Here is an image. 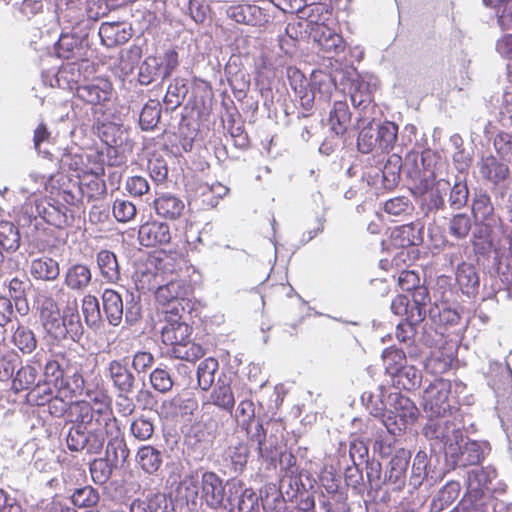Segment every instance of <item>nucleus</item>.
Masks as SVG:
<instances>
[{
  "label": "nucleus",
  "mask_w": 512,
  "mask_h": 512,
  "mask_svg": "<svg viewBox=\"0 0 512 512\" xmlns=\"http://www.w3.org/2000/svg\"><path fill=\"white\" fill-rule=\"evenodd\" d=\"M135 276L138 289L155 290L156 301L168 307L166 313L180 317V312L190 313L193 309L190 298L193 288L188 280L173 279L164 285H158L157 274L148 268L138 269Z\"/></svg>",
  "instance_id": "obj_1"
},
{
  "label": "nucleus",
  "mask_w": 512,
  "mask_h": 512,
  "mask_svg": "<svg viewBox=\"0 0 512 512\" xmlns=\"http://www.w3.org/2000/svg\"><path fill=\"white\" fill-rule=\"evenodd\" d=\"M412 454L410 450L400 448L391 455L383 467L372 458L367 462V482L372 490L379 491L383 486L394 492H401L405 487L409 490V467Z\"/></svg>",
  "instance_id": "obj_2"
},
{
  "label": "nucleus",
  "mask_w": 512,
  "mask_h": 512,
  "mask_svg": "<svg viewBox=\"0 0 512 512\" xmlns=\"http://www.w3.org/2000/svg\"><path fill=\"white\" fill-rule=\"evenodd\" d=\"M288 79L292 90L298 98L302 110L311 112L314 109L315 101H328L336 89V82L333 76L323 70H313L308 81L304 74L294 68L288 69Z\"/></svg>",
  "instance_id": "obj_3"
},
{
  "label": "nucleus",
  "mask_w": 512,
  "mask_h": 512,
  "mask_svg": "<svg viewBox=\"0 0 512 512\" xmlns=\"http://www.w3.org/2000/svg\"><path fill=\"white\" fill-rule=\"evenodd\" d=\"M43 375L45 385L52 386L58 394H80L84 389L81 366L65 353H57L54 359L47 360Z\"/></svg>",
  "instance_id": "obj_4"
},
{
  "label": "nucleus",
  "mask_w": 512,
  "mask_h": 512,
  "mask_svg": "<svg viewBox=\"0 0 512 512\" xmlns=\"http://www.w3.org/2000/svg\"><path fill=\"white\" fill-rule=\"evenodd\" d=\"M104 321L117 327L121 324L123 316L129 326L138 323L142 318L140 295L126 291L123 297L118 291L110 288L103 290L101 295Z\"/></svg>",
  "instance_id": "obj_5"
},
{
  "label": "nucleus",
  "mask_w": 512,
  "mask_h": 512,
  "mask_svg": "<svg viewBox=\"0 0 512 512\" xmlns=\"http://www.w3.org/2000/svg\"><path fill=\"white\" fill-rule=\"evenodd\" d=\"M70 427L110 432L119 430L118 420L111 407H95L87 401L74 402L68 413Z\"/></svg>",
  "instance_id": "obj_6"
},
{
  "label": "nucleus",
  "mask_w": 512,
  "mask_h": 512,
  "mask_svg": "<svg viewBox=\"0 0 512 512\" xmlns=\"http://www.w3.org/2000/svg\"><path fill=\"white\" fill-rule=\"evenodd\" d=\"M453 440L454 443H449L448 450L444 455L445 465L450 470L458 467L477 466L491 450L489 442L472 440L465 436L463 431Z\"/></svg>",
  "instance_id": "obj_7"
},
{
  "label": "nucleus",
  "mask_w": 512,
  "mask_h": 512,
  "mask_svg": "<svg viewBox=\"0 0 512 512\" xmlns=\"http://www.w3.org/2000/svg\"><path fill=\"white\" fill-rule=\"evenodd\" d=\"M387 403L384 427L390 435L401 436L408 426L415 423L419 410L412 400L399 392H390Z\"/></svg>",
  "instance_id": "obj_8"
},
{
  "label": "nucleus",
  "mask_w": 512,
  "mask_h": 512,
  "mask_svg": "<svg viewBox=\"0 0 512 512\" xmlns=\"http://www.w3.org/2000/svg\"><path fill=\"white\" fill-rule=\"evenodd\" d=\"M84 331L79 305L75 298L67 302L54 321L45 330L46 334L58 343L65 341L79 343L83 338Z\"/></svg>",
  "instance_id": "obj_9"
},
{
  "label": "nucleus",
  "mask_w": 512,
  "mask_h": 512,
  "mask_svg": "<svg viewBox=\"0 0 512 512\" xmlns=\"http://www.w3.org/2000/svg\"><path fill=\"white\" fill-rule=\"evenodd\" d=\"M266 496L265 488L260 490L258 495L252 488H247L245 485L236 479H232L228 483V500H226L225 512H260V503L263 504V498ZM282 498L275 501L271 509H276L282 504ZM264 510L270 509V507Z\"/></svg>",
  "instance_id": "obj_10"
},
{
  "label": "nucleus",
  "mask_w": 512,
  "mask_h": 512,
  "mask_svg": "<svg viewBox=\"0 0 512 512\" xmlns=\"http://www.w3.org/2000/svg\"><path fill=\"white\" fill-rule=\"evenodd\" d=\"M97 132L101 141L107 146V154L112 160L111 165H120L126 154L132 152L134 143L124 125L104 122L97 126Z\"/></svg>",
  "instance_id": "obj_11"
},
{
  "label": "nucleus",
  "mask_w": 512,
  "mask_h": 512,
  "mask_svg": "<svg viewBox=\"0 0 512 512\" xmlns=\"http://www.w3.org/2000/svg\"><path fill=\"white\" fill-rule=\"evenodd\" d=\"M471 213L475 222L481 226L479 238L491 237L503 225L496 213L492 198L484 189H476L471 198Z\"/></svg>",
  "instance_id": "obj_12"
},
{
  "label": "nucleus",
  "mask_w": 512,
  "mask_h": 512,
  "mask_svg": "<svg viewBox=\"0 0 512 512\" xmlns=\"http://www.w3.org/2000/svg\"><path fill=\"white\" fill-rule=\"evenodd\" d=\"M296 457L288 451H282L281 456L278 458V464L283 471L279 488L274 484L265 486L266 496L263 498V505L265 508L272 507L275 501L283 499V491L286 487L302 485V480L305 479L306 471H300L297 466Z\"/></svg>",
  "instance_id": "obj_13"
},
{
  "label": "nucleus",
  "mask_w": 512,
  "mask_h": 512,
  "mask_svg": "<svg viewBox=\"0 0 512 512\" xmlns=\"http://www.w3.org/2000/svg\"><path fill=\"white\" fill-rule=\"evenodd\" d=\"M428 420L422 428L423 436L429 441L430 448L435 452L445 455L449 443H454V438L462 432V428L445 416H428Z\"/></svg>",
  "instance_id": "obj_14"
},
{
  "label": "nucleus",
  "mask_w": 512,
  "mask_h": 512,
  "mask_svg": "<svg viewBox=\"0 0 512 512\" xmlns=\"http://www.w3.org/2000/svg\"><path fill=\"white\" fill-rule=\"evenodd\" d=\"M449 180L441 178L427 189H420V185L412 186V192L420 197V209L426 218L436 220L437 215H444L448 211L447 192ZM445 218V216H443Z\"/></svg>",
  "instance_id": "obj_15"
},
{
  "label": "nucleus",
  "mask_w": 512,
  "mask_h": 512,
  "mask_svg": "<svg viewBox=\"0 0 512 512\" xmlns=\"http://www.w3.org/2000/svg\"><path fill=\"white\" fill-rule=\"evenodd\" d=\"M439 156L436 152L426 149L422 151L420 159L415 157L412 161L408 158L404 164V174L412 186L420 185V189L431 187L436 180V165Z\"/></svg>",
  "instance_id": "obj_16"
},
{
  "label": "nucleus",
  "mask_w": 512,
  "mask_h": 512,
  "mask_svg": "<svg viewBox=\"0 0 512 512\" xmlns=\"http://www.w3.org/2000/svg\"><path fill=\"white\" fill-rule=\"evenodd\" d=\"M467 491L493 499L503 494L506 485L498 479L497 470L491 466L475 467L467 472Z\"/></svg>",
  "instance_id": "obj_17"
},
{
  "label": "nucleus",
  "mask_w": 512,
  "mask_h": 512,
  "mask_svg": "<svg viewBox=\"0 0 512 512\" xmlns=\"http://www.w3.org/2000/svg\"><path fill=\"white\" fill-rule=\"evenodd\" d=\"M20 190L23 194H33L35 212L37 215H40L42 223L45 222L58 229H63L73 222V215L70 209L59 200L54 198H39L35 195V189L29 187H22Z\"/></svg>",
  "instance_id": "obj_18"
},
{
  "label": "nucleus",
  "mask_w": 512,
  "mask_h": 512,
  "mask_svg": "<svg viewBox=\"0 0 512 512\" xmlns=\"http://www.w3.org/2000/svg\"><path fill=\"white\" fill-rule=\"evenodd\" d=\"M450 380L436 378L424 390L423 405L428 416H445L448 412L452 414L454 404L451 400Z\"/></svg>",
  "instance_id": "obj_19"
},
{
  "label": "nucleus",
  "mask_w": 512,
  "mask_h": 512,
  "mask_svg": "<svg viewBox=\"0 0 512 512\" xmlns=\"http://www.w3.org/2000/svg\"><path fill=\"white\" fill-rule=\"evenodd\" d=\"M110 432L69 427L66 444L71 452L100 454Z\"/></svg>",
  "instance_id": "obj_20"
},
{
  "label": "nucleus",
  "mask_w": 512,
  "mask_h": 512,
  "mask_svg": "<svg viewBox=\"0 0 512 512\" xmlns=\"http://www.w3.org/2000/svg\"><path fill=\"white\" fill-rule=\"evenodd\" d=\"M376 84L366 80L357 73L350 79L349 93L354 108L358 111L357 120L365 121L374 109L373 89Z\"/></svg>",
  "instance_id": "obj_21"
},
{
  "label": "nucleus",
  "mask_w": 512,
  "mask_h": 512,
  "mask_svg": "<svg viewBox=\"0 0 512 512\" xmlns=\"http://www.w3.org/2000/svg\"><path fill=\"white\" fill-rule=\"evenodd\" d=\"M402 172L404 173L402 158L393 153L382 168L371 169L366 173L367 182L373 186L381 184L384 189L391 190L399 184Z\"/></svg>",
  "instance_id": "obj_22"
},
{
  "label": "nucleus",
  "mask_w": 512,
  "mask_h": 512,
  "mask_svg": "<svg viewBox=\"0 0 512 512\" xmlns=\"http://www.w3.org/2000/svg\"><path fill=\"white\" fill-rule=\"evenodd\" d=\"M249 457L248 443L239 441L236 444H231L223 450L220 456L221 471L231 478H236L246 470Z\"/></svg>",
  "instance_id": "obj_23"
},
{
  "label": "nucleus",
  "mask_w": 512,
  "mask_h": 512,
  "mask_svg": "<svg viewBox=\"0 0 512 512\" xmlns=\"http://www.w3.org/2000/svg\"><path fill=\"white\" fill-rule=\"evenodd\" d=\"M229 482L224 485L223 480L216 473L204 472L201 477V498L209 507L225 512Z\"/></svg>",
  "instance_id": "obj_24"
},
{
  "label": "nucleus",
  "mask_w": 512,
  "mask_h": 512,
  "mask_svg": "<svg viewBox=\"0 0 512 512\" xmlns=\"http://www.w3.org/2000/svg\"><path fill=\"white\" fill-rule=\"evenodd\" d=\"M88 36L82 31L62 33L55 44V52L59 58L66 60H83L88 52Z\"/></svg>",
  "instance_id": "obj_25"
},
{
  "label": "nucleus",
  "mask_w": 512,
  "mask_h": 512,
  "mask_svg": "<svg viewBox=\"0 0 512 512\" xmlns=\"http://www.w3.org/2000/svg\"><path fill=\"white\" fill-rule=\"evenodd\" d=\"M113 92L111 81L101 77L78 85L76 88L77 98L92 106H104L111 101Z\"/></svg>",
  "instance_id": "obj_26"
},
{
  "label": "nucleus",
  "mask_w": 512,
  "mask_h": 512,
  "mask_svg": "<svg viewBox=\"0 0 512 512\" xmlns=\"http://www.w3.org/2000/svg\"><path fill=\"white\" fill-rule=\"evenodd\" d=\"M319 485L316 480L313 479L310 474H305V479L302 480V485L286 487L283 491L287 497L297 503L299 510L303 512H315L318 509L316 506V499L318 500Z\"/></svg>",
  "instance_id": "obj_27"
},
{
  "label": "nucleus",
  "mask_w": 512,
  "mask_h": 512,
  "mask_svg": "<svg viewBox=\"0 0 512 512\" xmlns=\"http://www.w3.org/2000/svg\"><path fill=\"white\" fill-rule=\"evenodd\" d=\"M35 200L33 194L22 205L17 215V225L23 239L29 243L38 240V234L44 230L40 215H37L34 208Z\"/></svg>",
  "instance_id": "obj_28"
},
{
  "label": "nucleus",
  "mask_w": 512,
  "mask_h": 512,
  "mask_svg": "<svg viewBox=\"0 0 512 512\" xmlns=\"http://www.w3.org/2000/svg\"><path fill=\"white\" fill-rule=\"evenodd\" d=\"M51 186L57 191V196L71 206L78 205L83 200L81 175L58 173L51 177Z\"/></svg>",
  "instance_id": "obj_29"
},
{
  "label": "nucleus",
  "mask_w": 512,
  "mask_h": 512,
  "mask_svg": "<svg viewBox=\"0 0 512 512\" xmlns=\"http://www.w3.org/2000/svg\"><path fill=\"white\" fill-rule=\"evenodd\" d=\"M226 15L236 23L251 26H262L268 23L270 18L267 9L248 2L227 7Z\"/></svg>",
  "instance_id": "obj_30"
},
{
  "label": "nucleus",
  "mask_w": 512,
  "mask_h": 512,
  "mask_svg": "<svg viewBox=\"0 0 512 512\" xmlns=\"http://www.w3.org/2000/svg\"><path fill=\"white\" fill-rule=\"evenodd\" d=\"M106 370L107 377L118 393H135L137 380L134 373L128 368L127 357L110 361Z\"/></svg>",
  "instance_id": "obj_31"
},
{
  "label": "nucleus",
  "mask_w": 512,
  "mask_h": 512,
  "mask_svg": "<svg viewBox=\"0 0 512 512\" xmlns=\"http://www.w3.org/2000/svg\"><path fill=\"white\" fill-rule=\"evenodd\" d=\"M93 283V272L89 264L70 263L64 274L63 284L76 294H83Z\"/></svg>",
  "instance_id": "obj_32"
},
{
  "label": "nucleus",
  "mask_w": 512,
  "mask_h": 512,
  "mask_svg": "<svg viewBox=\"0 0 512 512\" xmlns=\"http://www.w3.org/2000/svg\"><path fill=\"white\" fill-rule=\"evenodd\" d=\"M332 10L330 5L321 2H315L302 5L297 17L304 20L305 33L314 32L318 26H327L331 20Z\"/></svg>",
  "instance_id": "obj_33"
},
{
  "label": "nucleus",
  "mask_w": 512,
  "mask_h": 512,
  "mask_svg": "<svg viewBox=\"0 0 512 512\" xmlns=\"http://www.w3.org/2000/svg\"><path fill=\"white\" fill-rule=\"evenodd\" d=\"M478 166L481 177L495 186L503 183L510 176L509 163L497 154L483 157Z\"/></svg>",
  "instance_id": "obj_34"
},
{
  "label": "nucleus",
  "mask_w": 512,
  "mask_h": 512,
  "mask_svg": "<svg viewBox=\"0 0 512 512\" xmlns=\"http://www.w3.org/2000/svg\"><path fill=\"white\" fill-rule=\"evenodd\" d=\"M138 240L145 247L168 244L171 241L170 227L165 222H146L139 227Z\"/></svg>",
  "instance_id": "obj_35"
},
{
  "label": "nucleus",
  "mask_w": 512,
  "mask_h": 512,
  "mask_svg": "<svg viewBox=\"0 0 512 512\" xmlns=\"http://www.w3.org/2000/svg\"><path fill=\"white\" fill-rule=\"evenodd\" d=\"M309 37L317 44L318 48L328 55H339L345 49L343 37L335 30L327 26H318L314 32H309Z\"/></svg>",
  "instance_id": "obj_36"
},
{
  "label": "nucleus",
  "mask_w": 512,
  "mask_h": 512,
  "mask_svg": "<svg viewBox=\"0 0 512 512\" xmlns=\"http://www.w3.org/2000/svg\"><path fill=\"white\" fill-rule=\"evenodd\" d=\"M455 279L462 294L468 298H474L479 293L481 280L478 268L474 264L464 261L459 263Z\"/></svg>",
  "instance_id": "obj_37"
},
{
  "label": "nucleus",
  "mask_w": 512,
  "mask_h": 512,
  "mask_svg": "<svg viewBox=\"0 0 512 512\" xmlns=\"http://www.w3.org/2000/svg\"><path fill=\"white\" fill-rule=\"evenodd\" d=\"M182 315L173 316L166 321L161 328L162 341L166 345L175 348L177 345H184L190 338L192 327L184 321H180Z\"/></svg>",
  "instance_id": "obj_38"
},
{
  "label": "nucleus",
  "mask_w": 512,
  "mask_h": 512,
  "mask_svg": "<svg viewBox=\"0 0 512 512\" xmlns=\"http://www.w3.org/2000/svg\"><path fill=\"white\" fill-rule=\"evenodd\" d=\"M98 35L103 45L112 48L128 42L132 37V29L123 22H104L100 25Z\"/></svg>",
  "instance_id": "obj_39"
},
{
  "label": "nucleus",
  "mask_w": 512,
  "mask_h": 512,
  "mask_svg": "<svg viewBox=\"0 0 512 512\" xmlns=\"http://www.w3.org/2000/svg\"><path fill=\"white\" fill-rule=\"evenodd\" d=\"M279 427L280 424L277 421L265 420L258 416L257 422L244 431L250 443L258 448L277 438L276 433L279 431Z\"/></svg>",
  "instance_id": "obj_40"
},
{
  "label": "nucleus",
  "mask_w": 512,
  "mask_h": 512,
  "mask_svg": "<svg viewBox=\"0 0 512 512\" xmlns=\"http://www.w3.org/2000/svg\"><path fill=\"white\" fill-rule=\"evenodd\" d=\"M210 402L219 409L232 414L235 407V397L231 381L225 373L218 376L215 387L210 394Z\"/></svg>",
  "instance_id": "obj_41"
},
{
  "label": "nucleus",
  "mask_w": 512,
  "mask_h": 512,
  "mask_svg": "<svg viewBox=\"0 0 512 512\" xmlns=\"http://www.w3.org/2000/svg\"><path fill=\"white\" fill-rule=\"evenodd\" d=\"M436 449L429 448V452L425 449H420L417 451L418 456L420 457L421 464H425L424 473L427 474L429 483L435 484L440 481L446 472L450 471L445 465V462L442 463V454L439 452H435Z\"/></svg>",
  "instance_id": "obj_42"
},
{
  "label": "nucleus",
  "mask_w": 512,
  "mask_h": 512,
  "mask_svg": "<svg viewBox=\"0 0 512 512\" xmlns=\"http://www.w3.org/2000/svg\"><path fill=\"white\" fill-rule=\"evenodd\" d=\"M96 264L105 282L116 284L121 280V268L114 252L107 249L98 251L96 253Z\"/></svg>",
  "instance_id": "obj_43"
},
{
  "label": "nucleus",
  "mask_w": 512,
  "mask_h": 512,
  "mask_svg": "<svg viewBox=\"0 0 512 512\" xmlns=\"http://www.w3.org/2000/svg\"><path fill=\"white\" fill-rule=\"evenodd\" d=\"M224 72L234 96L238 100L245 98L251 84L250 74L231 60L225 66Z\"/></svg>",
  "instance_id": "obj_44"
},
{
  "label": "nucleus",
  "mask_w": 512,
  "mask_h": 512,
  "mask_svg": "<svg viewBox=\"0 0 512 512\" xmlns=\"http://www.w3.org/2000/svg\"><path fill=\"white\" fill-rule=\"evenodd\" d=\"M330 131L336 136H343L352 124V113L346 101H336L329 112Z\"/></svg>",
  "instance_id": "obj_45"
},
{
  "label": "nucleus",
  "mask_w": 512,
  "mask_h": 512,
  "mask_svg": "<svg viewBox=\"0 0 512 512\" xmlns=\"http://www.w3.org/2000/svg\"><path fill=\"white\" fill-rule=\"evenodd\" d=\"M129 512H176V510L170 497L164 493H156L146 500H134Z\"/></svg>",
  "instance_id": "obj_46"
},
{
  "label": "nucleus",
  "mask_w": 512,
  "mask_h": 512,
  "mask_svg": "<svg viewBox=\"0 0 512 512\" xmlns=\"http://www.w3.org/2000/svg\"><path fill=\"white\" fill-rule=\"evenodd\" d=\"M424 226L419 223H409L395 228L392 232L394 245L399 247L417 246L423 242Z\"/></svg>",
  "instance_id": "obj_47"
},
{
  "label": "nucleus",
  "mask_w": 512,
  "mask_h": 512,
  "mask_svg": "<svg viewBox=\"0 0 512 512\" xmlns=\"http://www.w3.org/2000/svg\"><path fill=\"white\" fill-rule=\"evenodd\" d=\"M136 463L145 473L156 475L163 464V451L152 445H143L137 450Z\"/></svg>",
  "instance_id": "obj_48"
},
{
  "label": "nucleus",
  "mask_w": 512,
  "mask_h": 512,
  "mask_svg": "<svg viewBox=\"0 0 512 512\" xmlns=\"http://www.w3.org/2000/svg\"><path fill=\"white\" fill-rule=\"evenodd\" d=\"M154 208L162 218L169 220L178 219L185 208L183 200L171 193H163L154 200Z\"/></svg>",
  "instance_id": "obj_49"
},
{
  "label": "nucleus",
  "mask_w": 512,
  "mask_h": 512,
  "mask_svg": "<svg viewBox=\"0 0 512 512\" xmlns=\"http://www.w3.org/2000/svg\"><path fill=\"white\" fill-rule=\"evenodd\" d=\"M422 321L419 310L415 314L411 313L408 320L400 321L395 330V336L400 344L407 349L408 355L415 354L413 344L415 341L416 325Z\"/></svg>",
  "instance_id": "obj_50"
},
{
  "label": "nucleus",
  "mask_w": 512,
  "mask_h": 512,
  "mask_svg": "<svg viewBox=\"0 0 512 512\" xmlns=\"http://www.w3.org/2000/svg\"><path fill=\"white\" fill-rule=\"evenodd\" d=\"M38 379V369L30 364L27 363L25 365L21 364L12 378V389L15 392H21L23 390L31 389L32 387L36 386V389L33 391H38V393L41 392V387L39 385V382H37ZM42 392L44 394L47 393L46 389H43Z\"/></svg>",
  "instance_id": "obj_51"
},
{
  "label": "nucleus",
  "mask_w": 512,
  "mask_h": 512,
  "mask_svg": "<svg viewBox=\"0 0 512 512\" xmlns=\"http://www.w3.org/2000/svg\"><path fill=\"white\" fill-rule=\"evenodd\" d=\"M81 312L88 328L98 331L104 327V317L99 299L92 294H86L81 299Z\"/></svg>",
  "instance_id": "obj_52"
},
{
  "label": "nucleus",
  "mask_w": 512,
  "mask_h": 512,
  "mask_svg": "<svg viewBox=\"0 0 512 512\" xmlns=\"http://www.w3.org/2000/svg\"><path fill=\"white\" fill-rule=\"evenodd\" d=\"M30 286L31 282L26 276L13 277L7 284L10 299L14 302L16 311L22 316L29 312L26 293Z\"/></svg>",
  "instance_id": "obj_53"
},
{
  "label": "nucleus",
  "mask_w": 512,
  "mask_h": 512,
  "mask_svg": "<svg viewBox=\"0 0 512 512\" xmlns=\"http://www.w3.org/2000/svg\"><path fill=\"white\" fill-rule=\"evenodd\" d=\"M470 190L466 178L455 176L453 184L449 182L447 192L448 209L460 211L465 208L469 202Z\"/></svg>",
  "instance_id": "obj_54"
},
{
  "label": "nucleus",
  "mask_w": 512,
  "mask_h": 512,
  "mask_svg": "<svg viewBox=\"0 0 512 512\" xmlns=\"http://www.w3.org/2000/svg\"><path fill=\"white\" fill-rule=\"evenodd\" d=\"M33 304L39 315V320L44 331L62 310L53 296L46 293L38 294Z\"/></svg>",
  "instance_id": "obj_55"
},
{
  "label": "nucleus",
  "mask_w": 512,
  "mask_h": 512,
  "mask_svg": "<svg viewBox=\"0 0 512 512\" xmlns=\"http://www.w3.org/2000/svg\"><path fill=\"white\" fill-rule=\"evenodd\" d=\"M386 393L387 390L383 386H378L375 391H366L361 396V401L369 413L376 418H380L383 425L388 409Z\"/></svg>",
  "instance_id": "obj_56"
},
{
  "label": "nucleus",
  "mask_w": 512,
  "mask_h": 512,
  "mask_svg": "<svg viewBox=\"0 0 512 512\" xmlns=\"http://www.w3.org/2000/svg\"><path fill=\"white\" fill-rule=\"evenodd\" d=\"M377 137H378V150L381 152H390L398 149L399 146V129L398 125L392 121H375Z\"/></svg>",
  "instance_id": "obj_57"
},
{
  "label": "nucleus",
  "mask_w": 512,
  "mask_h": 512,
  "mask_svg": "<svg viewBox=\"0 0 512 512\" xmlns=\"http://www.w3.org/2000/svg\"><path fill=\"white\" fill-rule=\"evenodd\" d=\"M30 273L37 280L55 281L60 275L59 263L45 256L33 259L30 264Z\"/></svg>",
  "instance_id": "obj_58"
},
{
  "label": "nucleus",
  "mask_w": 512,
  "mask_h": 512,
  "mask_svg": "<svg viewBox=\"0 0 512 512\" xmlns=\"http://www.w3.org/2000/svg\"><path fill=\"white\" fill-rule=\"evenodd\" d=\"M348 496L344 490L333 493L320 491L318 495V509L315 512H350Z\"/></svg>",
  "instance_id": "obj_59"
},
{
  "label": "nucleus",
  "mask_w": 512,
  "mask_h": 512,
  "mask_svg": "<svg viewBox=\"0 0 512 512\" xmlns=\"http://www.w3.org/2000/svg\"><path fill=\"white\" fill-rule=\"evenodd\" d=\"M357 125L360 129L357 138V148L359 152L368 154L374 149H378V137L375 120L368 116V119L365 121H357Z\"/></svg>",
  "instance_id": "obj_60"
},
{
  "label": "nucleus",
  "mask_w": 512,
  "mask_h": 512,
  "mask_svg": "<svg viewBox=\"0 0 512 512\" xmlns=\"http://www.w3.org/2000/svg\"><path fill=\"white\" fill-rule=\"evenodd\" d=\"M162 106L156 99H149L139 112L138 124L142 131H153L161 119Z\"/></svg>",
  "instance_id": "obj_61"
},
{
  "label": "nucleus",
  "mask_w": 512,
  "mask_h": 512,
  "mask_svg": "<svg viewBox=\"0 0 512 512\" xmlns=\"http://www.w3.org/2000/svg\"><path fill=\"white\" fill-rule=\"evenodd\" d=\"M459 492L460 484L456 481H449L432 499L429 512H442L457 499Z\"/></svg>",
  "instance_id": "obj_62"
},
{
  "label": "nucleus",
  "mask_w": 512,
  "mask_h": 512,
  "mask_svg": "<svg viewBox=\"0 0 512 512\" xmlns=\"http://www.w3.org/2000/svg\"><path fill=\"white\" fill-rule=\"evenodd\" d=\"M391 377L395 387L408 391L418 388L422 381L421 371L413 365H405Z\"/></svg>",
  "instance_id": "obj_63"
},
{
  "label": "nucleus",
  "mask_w": 512,
  "mask_h": 512,
  "mask_svg": "<svg viewBox=\"0 0 512 512\" xmlns=\"http://www.w3.org/2000/svg\"><path fill=\"white\" fill-rule=\"evenodd\" d=\"M189 91L188 83L184 78H175L168 86L163 102L166 110L174 111L184 101Z\"/></svg>",
  "instance_id": "obj_64"
}]
</instances>
